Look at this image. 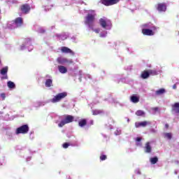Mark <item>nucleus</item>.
I'll return each instance as SVG.
<instances>
[{"mask_svg":"<svg viewBox=\"0 0 179 179\" xmlns=\"http://www.w3.org/2000/svg\"><path fill=\"white\" fill-rule=\"evenodd\" d=\"M66 96H68V93L66 92L59 93L51 99V102L58 103L59 101H61V100H62L63 99H65Z\"/></svg>","mask_w":179,"mask_h":179,"instance_id":"obj_3","label":"nucleus"},{"mask_svg":"<svg viewBox=\"0 0 179 179\" xmlns=\"http://www.w3.org/2000/svg\"><path fill=\"white\" fill-rule=\"evenodd\" d=\"M99 24L101 26V27L106 29V27H107V21H106V20L103 18H101L99 20Z\"/></svg>","mask_w":179,"mask_h":179,"instance_id":"obj_17","label":"nucleus"},{"mask_svg":"<svg viewBox=\"0 0 179 179\" xmlns=\"http://www.w3.org/2000/svg\"><path fill=\"white\" fill-rule=\"evenodd\" d=\"M94 31H95V33H100V29H94Z\"/></svg>","mask_w":179,"mask_h":179,"instance_id":"obj_32","label":"nucleus"},{"mask_svg":"<svg viewBox=\"0 0 179 179\" xmlns=\"http://www.w3.org/2000/svg\"><path fill=\"white\" fill-rule=\"evenodd\" d=\"M67 123H66V122L65 121V120H62L61 122H60V123H59V124H58V127H59L60 128H62V127H64V125H65V124H66Z\"/></svg>","mask_w":179,"mask_h":179,"instance_id":"obj_27","label":"nucleus"},{"mask_svg":"<svg viewBox=\"0 0 179 179\" xmlns=\"http://www.w3.org/2000/svg\"><path fill=\"white\" fill-rule=\"evenodd\" d=\"M100 160L104 161L107 159V155H101L99 157Z\"/></svg>","mask_w":179,"mask_h":179,"instance_id":"obj_28","label":"nucleus"},{"mask_svg":"<svg viewBox=\"0 0 179 179\" xmlns=\"http://www.w3.org/2000/svg\"><path fill=\"white\" fill-rule=\"evenodd\" d=\"M1 97H3V99H5L6 97L5 94H1Z\"/></svg>","mask_w":179,"mask_h":179,"instance_id":"obj_35","label":"nucleus"},{"mask_svg":"<svg viewBox=\"0 0 179 179\" xmlns=\"http://www.w3.org/2000/svg\"><path fill=\"white\" fill-rule=\"evenodd\" d=\"M94 22H96V13L93 12L91 13H88L85 18V24L88 26L90 29L93 30V27H94Z\"/></svg>","mask_w":179,"mask_h":179,"instance_id":"obj_1","label":"nucleus"},{"mask_svg":"<svg viewBox=\"0 0 179 179\" xmlns=\"http://www.w3.org/2000/svg\"><path fill=\"white\" fill-rule=\"evenodd\" d=\"M31 8H30V5L29 4H23L20 6V10L22 12V13H24L25 15H27L29 12H30V10Z\"/></svg>","mask_w":179,"mask_h":179,"instance_id":"obj_9","label":"nucleus"},{"mask_svg":"<svg viewBox=\"0 0 179 179\" xmlns=\"http://www.w3.org/2000/svg\"><path fill=\"white\" fill-rule=\"evenodd\" d=\"M121 0H101V2L105 6H113V5H117Z\"/></svg>","mask_w":179,"mask_h":179,"instance_id":"obj_6","label":"nucleus"},{"mask_svg":"<svg viewBox=\"0 0 179 179\" xmlns=\"http://www.w3.org/2000/svg\"><path fill=\"white\" fill-rule=\"evenodd\" d=\"M156 8L158 12H166L167 10V4L166 3H158Z\"/></svg>","mask_w":179,"mask_h":179,"instance_id":"obj_7","label":"nucleus"},{"mask_svg":"<svg viewBox=\"0 0 179 179\" xmlns=\"http://www.w3.org/2000/svg\"><path fill=\"white\" fill-rule=\"evenodd\" d=\"M7 85H8V87H9V89H15L16 87L15 83H13L12 81H8L7 83Z\"/></svg>","mask_w":179,"mask_h":179,"instance_id":"obj_24","label":"nucleus"},{"mask_svg":"<svg viewBox=\"0 0 179 179\" xmlns=\"http://www.w3.org/2000/svg\"><path fill=\"white\" fill-rule=\"evenodd\" d=\"M45 87H51L52 86H54L52 85V79H47L45 82Z\"/></svg>","mask_w":179,"mask_h":179,"instance_id":"obj_20","label":"nucleus"},{"mask_svg":"<svg viewBox=\"0 0 179 179\" xmlns=\"http://www.w3.org/2000/svg\"><path fill=\"white\" fill-rule=\"evenodd\" d=\"M130 100L132 103H139V96L133 95L131 96Z\"/></svg>","mask_w":179,"mask_h":179,"instance_id":"obj_21","label":"nucleus"},{"mask_svg":"<svg viewBox=\"0 0 179 179\" xmlns=\"http://www.w3.org/2000/svg\"><path fill=\"white\" fill-rule=\"evenodd\" d=\"M166 138H167L168 139H171V133H166L165 134Z\"/></svg>","mask_w":179,"mask_h":179,"instance_id":"obj_29","label":"nucleus"},{"mask_svg":"<svg viewBox=\"0 0 179 179\" xmlns=\"http://www.w3.org/2000/svg\"><path fill=\"white\" fill-rule=\"evenodd\" d=\"M144 150L145 153H152V145H150V142H147L145 143Z\"/></svg>","mask_w":179,"mask_h":179,"instance_id":"obj_14","label":"nucleus"},{"mask_svg":"<svg viewBox=\"0 0 179 179\" xmlns=\"http://www.w3.org/2000/svg\"><path fill=\"white\" fill-rule=\"evenodd\" d=\"M173 89H177V85H176V84H174L173 85Z\"/></svg>","mask_w":179,"mask_h":179,"instance_id":"obj_34","label":"nucleus"},{"mask_svg":"<svg viewBox=\"0 0 179 179\" xmlns=\"http://www.w3.org/2000/svg\"><path fill=\"white\" fill-rule=\"evenodd\" d=\"M58 69L60 73H66L68 72V69L64 66H58Z\"/></svg>","mask_w":179,"mask_h":179,"instance_id":"obj_18","label":"nucleus"},{"mask_svg":"<svg viewBox=\"0 0 179 179\" xmlns=\"http://www.w3.org/2000/svg\"><path fill=\"white\" fill-rule=\"evenodd\" d=\"M57 62H58V64H60L61 65H64L65 64H66V65H72V64H73V60L68 59L62 57H58L57 59Z\"/></svg>","mask_w":179,"mask_h":179,"instance_id":"obj_5","label":"nucleus"},{"mask_svg":"<svg viewBox=\"0 0 179 179\" xmlns=\"http://www.w3.org/2000/svg\"><path fill=\"white\" fill-rule=\"evenodd\" d=\"M69 179H71V177H69Z\"/></svg>","mask_w":179,"mask_h":179,"instance_id":"obj_38","label":"nucleus"},{"mask_svg":"<svg viewBox=\"0 0 179 179\" xmlns=\"http://www.w3.org/2000/svg\"><path fill=\"white\" fill-rule=\"evenodd\" d=\"M155 75H157V71H156V70H145L142 71L141 74V78L148 79L150 76H155Z\"/></svg>","mask_w":179,"mask_h":179,"instance_id":"obj_2","label":"nucleus"},{"mask_svg":"<svg viewBox=\"0 0 179 179\" xmlns=\"http://www.w3.org/2000/svg\"><path fill=\"white\" fill-rule=\"evenodd\" d=\"M136 115H137V117H142L145 115V112L142 110H138L136 112Z\"/></svg>","mask_w":179,"mask_h":179,"instance_id":"obj_26","label":"nucleus"},{"mask_svg":"<svg viewBox=\"0 0 179 179\" xmlns=\"http://www.w3.org/2000/svg\"><path fill=\"white\" fill-rule=\"evenodd\" d=\"M64 121L66 122V124H70V122H73V116L68 115Z\"/></svg>","mask_w":179,"mask_h":179,"instance_id":"obj_19","label":"nucleus"},{"mask_svg":"<svg viewBox=\"0 0 179 179\" xmlns=\"http://www.w3.org/2000/svg\"><path fill=\"white\" fill-rule=\"evenodd\" d=\"M150 122L148 121H143V122H136L135 123V127L136 128H141L142 127L143 128H145L147 125H149Z\"/></svg>","mask_w":179,"mask_h":179,"instance_id":"obj_11","label":"nucleus"},{"mask_svg":"<svg viewBox=\"0 0 179 179\" xmlns=\"http://www.w3.org/2000/svg\"><path fill=\"white\" fill-rule=\"evenodd\" d=\"M0 13H1V10H0Z\"/></svg>","mask_w":179,"mask_h":179,"instance_id":"obj_39","label":"nucleus"},{"mask_svg":"<svg viewBox=\"0 0 179 179\" xmlns=\"http://www.w3.org/2000/svg\"><path fill=\"white\" fill-rule=\"evenodd\" d=\"M150 162L151 164H156V163L159 162V158H157V157H151Z\"/></svg>","mask_w":179,"mask_h":179,"instance_id":"obj_23","label":"nucleus"},{"mask_svg":"<svg viewBox=\"0 0 179 179\" xmlns=\"http://www.w3.org/2000/svg\"><path fill=\"white\" fill-rule=\"evenodd\" d=\"M155 93L157 96H160V94H164V93H166V90H164V88H162L157 90Z\"/></svg>","mask_w":179,"mask_h":179,"instance_id":"obj_25","label":"nucleus"},{"mask_svg":"<svg viewBox=\"0 0 179 179\" xmlns=\"http://www.w3.org/2000/svg\"><path fill=\"white\" fill-rule=\"evenodd\" d=\"M0 64H1V60H0Z\"/></svg>","mask_w":179,"mask_h":179,"instance_id":"obj_40","label":"nucleus"},{"mask_svg":"<svg viewBox=\"0 0 179 179\" xmlns=\"http://www.w3.org/2000/svg\"><path fill=\"white\" fill-rule=\"evenodd\" d=\"M62 52H64V54H71V55H75V52L72 51L69 48L63 46L61 48Z\"/></svg>","mask_w":179,"mask_h":179,"instance_id":"obj_10","label":"nucleus"},{"mask_svg":"<svg viewBox=\"0 0 179 179\" xmlns=\"http://www.w3.org/2000/svg\"><path fill=\"white\" fill-rule=\"evenodd\" d=\"M144 27H146V24L144 25Z\"/></svg>","mask_w":179,"mask_h":179,"instance_id":"obj_37","label":"nucleus"},{"mask_svg":"<svg viewBox=\"0 0 179 179\" xmlns=\"http://www.w3.org/2000/svg\"><path fill=\"white\" fill-rule=\"evenodd\" d=\"M172 111L176 114H179V103L176 102L172 105Z\"/></svg>","mask_w":179,"mask_h":179,"instance_id":"obj_16","label":"nucleus"},{"mask_svg":"<svg viewBox=\"0 0 179 179\" xmlns=\"http://www.w3.org/2000/svg\"><path fill=\"white\" fill-rule=\"evenodd\" d=\"M87 125V119H81L78 122V126L83 128Z\"/></svg>","mask_w":179,"mask_h":179,"instance_id":"obj_15","label":"nucleus"},{"mask_svg":"<svg viewBox=\"0 0 179 179\" xmlns=\"http://www.w3.org/2000/svg\"><path fill=\"white\" fill-rule=\"evenodd\" d=\"M92 115H99L100 114H103V110H99V109L92 110Z\"/></svg>","mask_w":179,"mask_h":179,"instance_id":"obj_22","label":"nucleus"},{"mask_svg":"<svg viewBox=\"0 0 179 179\" xmlns=\"http://www.w3.org/2000/svg\"><path fill=\"white\" fill-rule=\"evenodd\" d=\"M165 128H166V129H169V124H165Z\"/></svg>","mask_w":179,"mask_h":179,"instance_id":"obj_36","label":"nucleus"},{"mask_svg":"<svg viewBox=\"0 0 179 179\" xmlns=\"http://www.w3.org/2000/svg\"><path fill=\"white\" fill-rule=\"evenodd\" d=\"M136 141V142H141L142 141V138H141V137H137Z\"/></svg>","mask_w":179,"mask_h":179,"instance_id":"obj_31","label":"nucleus"},{"mask_svg":"<svg viewBox=\"0 0 179 179\" xmlns=\"http://www.w3.org/2000/svg\"><path fill=\"white\" fill-rule=\"evenodd\" d=\"M152 110H154V111H159V108H153Z\"/></svg>","mask_w":179,"mask_h":179,"instance_id":"obj_33","label":"nucleus"},{"mask_svg":"<svg viewBox=\"0 0 179 179\" xmlns=\"http://www.w3.org/2000/svg\"><path fill=\"white\" fill-rule=\"evenodd\" d=\"M14 23L17 27H22L23 26V18L20 17L15 18Z\"/></svg>","mask_w":179,"mask_h":179,"instance_id":"obj_12","label":"nucleus"},{"mask_svg":"<svg viewBox=\"0 0 179 179\" xmlns=\"http://www.w3.org/2000/svg\"><path fill=\"white\" fill-rule=\"evenodd\" d=\"M29 125L24 124L17 128L15 134H17V135H19L20 134H22L23 135H24L29 133Z\"/></svg>","mask_w":179,"mask_h":179,"instance_id":"obj_4","label":"nucleus"},{"mask_svg":"<svg viewBox=\"0 0 179 179\" xmlns=\"http://www.w3.org/2000/svg\"><path fill=\"white\" fill-rule=\"evenodd\" d=\"M69 147V143H64L63 144V148H64V149H68Z\"/></svg>","mask_w":179,"mask_h":179,"instance_id":"obj_30","label":"nucleus"},{"mask_svg":"<svg viewBox=\"0 0 179 179\" xmlns=\"http://www.w3.org/2000/svg\"><path fill=\"white\" fill-rule=\"evenodd\" d=\"M142 33L144 36H155V32L153 30L150 29H143Z\"/></svg>","mask_w":179,"mask_h":179,"instance_id":"obj_13","label":"nucleus"},{"mask_svg":"<svg viewBox=\"0 0 179 179\" xmlns=\"http://www.w3.org/2000/svg\"><path fill=\"white\" fill-rule=\"evenodd\" d=\"M8 66H5L1 69L0 73L1 75H2V77L1 78V80H5L8 79Z\"/></svg>","mask_w":179,"mask_h":179,"instance_id":"obj_8","label":"nucleus"}]
</instances>
